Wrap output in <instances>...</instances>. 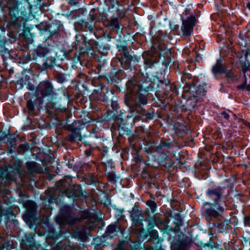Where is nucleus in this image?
I'll return each instance as SVG.
<instances>
[{
  "instance_id": "f257e3e1",
  "label": "nucleus",
  "mask_w": 250,
  "mask_h": 250,
  "mask_svg": "<svg viewBox=\"0 0 250 250\" xmlns=\"http://www.w3.org/2000/svg\"><path fill=\"white\" fill-rule=\"evenodd\" d=\"M223 194V188L221 187L208 188L207 195L213 203H206L205 205H211V207L206 210V213L210 216L217 217L223 212L224 208L220 204Z\"/></svg>"
},
{
  "instance_id": "f03ea898",
  "label": "nucleus",
  "mask_w": 250,
  "mask_h": 250,
  "mask_svg": "<svg viewBox=\"0 0 250 250\" xmlns=\"http://www.w3.org/2000/svg\"><path fill=\"white\" fill-rule=\"evenodd\" d=\"M127 91L131 96H135L136 100L143 104L147 103L146 96L143 94L147 90V87H145L139 83H134L132 82H129L127 83Z\"/></svg>"
},
{
  "instance_id": "7ed1b4c3",
  "label": "nucleus",
  "mask_w": 250,
  "mask_h": 250,
  "mask_svg": "<svg viewBox=\"0 0 250 250\" xmlns=\"http://www.w3.org/2000/svg\"><path fill=\"white\" fill-rule=\"evenodd\" d=\"M52 89L53 87L49 82L47 81L42 82L37 86L36 94L37 96H39L40 94L41 97L43 98L51 94Z\"/></svg>"
},
{
  "instance_id": "20e7f679",
  "label": "nucleus",
  "mask_w": 250,
  "mask_h": 250,
  "mask_svg": "<svg viewBox=\"0 0 250 250\" xmlns=\"http://www.w3.org/2000/svg\"><path fill=\"white\" fill-rule=\"evenodd\" d=\"M195 18L191 17L183 22V35L189 36L192 32V28L195 24Z\"/></svg>"
},
{
  "instance_id": "39448f33",
  "label": "nucleus",
  "mask_w": 250,
  "mask_h": 250,
  "mask_svg": "<svg viewBox=\"0 0 250 250\" xmlns=\"http://www.w3.org/2000/svg\"><path fill=\"white\" fill-rule=\"evenodd\" d=\"M212 71L214 75L225 72V67L223 66L222 61H217L216 63L213 66Z\"/></svg>"
},
{
  "instance_id": "423d86ee",
  "label": "nucleus",
  "mask_w": 250,
  "mask_h": 250,
  "mask_svg": "<svg viewBox=\"0 0 250 250\" xmlns=\"http://www.w3.org/2000/svg\"><path fill=\"white\" fill-rule=\"evenodd\" d=\"M120 231V227L117 224H112L109 225L106 229V233L108 235L115 234Z\"/></svg>"
},
{
  "instance_id": "0eeeda50",
  "label": "nucleus",
  "mask_w": 250,
  "mask_h": 250,
  "mask_svg": "<svg viewBox=\"0 0 250 250\" xmlns=\"http://www.w3.org/2000/svg\"><path fill=\"white\" fill-rule=\"evenodd\" d=\"M174 128L176 130V133L177 134L181 133L187 130V127L185 125L179 123H176L174 125Z\"/></svg>"
},
{
  "instance_id": "6e6552de",
  "label": "nucleus",
  "mask_w": 250,
  "mask_h": 250,
  "mask_svg": "<svg viewBox=\"0 0 250 250\" xmlns=\"http://www.w3.org/2000/svg\"><path fill=\"white\" fill-rule=\"evenodd\" d=\"M131 216L132 218L133 223L135 224L136 225H137L139 227H140V228H142L143 226V224L142 223L143 219H140L139 216L136 213L132 214Z\"/></svg>"
},
{
  "instance_id": "1a4fd4ad",
  "label": "nucleus",
  "mask_w": 250,
  "mask_h": 250,
  "mask_svg": "<svg viewBox=\"0 0 250 250\" xmlns=\"http://www.w3.org/2000/svg\"><path fill=\"white\" fill-rule=\"evenodd\" d=\"M95 218L88 219L86 222V228L91 229L94 228L95 226Z\"/></svg>"
},
{
  "instance_id": "9d476101",
  "label": "nucleus",
  "mask_w": 250,
  "mask_h": 250,
  "mask_svg": "<svg viewBox=\"0 0 250 250\" xmlns=\"http://www.w3.org/2000/svg\"><path fill=\"white\" fill-rule=\"evenodd\" d=\"M110 25L113 28L118 29L119 26V21L117 18H114L111 20Z\"/></svg>"
},
{
  "instance_id": "9b49d317",
  "label": "nucleus",
  "mask_w": 250,
  "mask_h": 250,
  "mask_svg": "<svg viewBox=\"0 0 250 250\" xmlns=\"http://www.w3.org/2000/svg\"><path fill=\"white\" fill-rule=\"evenodd\" d=\"M147 205L150 207L152 212H154L155 211V209L157 207L156 203L151 200H149L146 202Z\"/></svg>"
},
{
  "instance_id": "f8f14e48",
  "label": "nucleus",
  "mask_w": 250,
  "mask_h": 250,
  "mask_svg": "<svg viewBox=\"0 0 250 250\" xmlns=\"http://www.w3.org/2000/svg\"><path fill=\"white\" fill-rule=\"evenodd\" d=\"M196 91L198 95L205 96L206 92L202 86L197 87Z\"/></svg>"
},
{
  "instance_id": "ddd939ff",
  "label": "nucleus",
  "mask_w": 250,
  "mask_h": 250,
  "mask_svg": "<svg viewBox=\"0 0 250 250\" xmlns=\"http://www.w3.org/2000/svg\"><path fill=\"white\" fill-rule=\"evenodd\" d=\"M47 53V50L44 48H40L38 50V54L42 56H44Z\"/></svg>"
},
{
  "instance_id": "4468645a",
  "label": "nucleus",
  "mask_w": 250,
  "mask_h": 250,
  "mask_svg": "<svg viewBox=\"0 0 250 250\" xmlns=\"http://www.w3.org/2000/svg\"><path fill=\"white\" fill-rule=\"evenodd\" d=\"M78 220V219H74V218H72V219H70L69 218V217L67 219H66L65 220H64L63 222H62V223H68V224H74L75 223H76L77 221Z\"/></svg>"
},
{
  "instance_id": "2eb2a0df",
  "label": "nucleus",
  "mask_w": 250,
  "mask_h": 250,
  "mask_svg": "<svg viewBox=\"0 0 250 250\" xmlns=\"http://www.w3.org/2000/svg\"><path fill=\"white\" fill-rule=\"evenodd\" d=\"M81 217L82 219L88 218L89 217V213L87 211H84L81 213Z\"/></svg>"
},
{
  "instance_id": "dca6fc26",
  "label": "nucleus",
  "mask_w": 250,
  "mask_h": 250,
  "mask_svg": "<svg viewBox=\"0 0 250 250\" xmlns=\"http://www.w3.org/2000/svg\"><path fill=\"white\" fill-rule=\"evenodd\" d=\"M27 107L30 111H33L34 109L33 103L30 101H28L27 103Z\"/></svg>"
},
{
  "instance_id": "f3484780",
  "label": "nucleus",
  "mask_w": 250,
  "mask_h": 250,
  "mask_svg": "<svg viewBox=\"0 0 250 250\" xmlns=\"http://www.w3.org/2000/svg\"><path fill=\"white\" fill-rule=\"evenodd\" d=\"M65 182L64 181H60L56 183L57 188L60 189L62 190L61 186H63Z\"/></svg>"
},
{
  "instance_id": "a211bd4d",
  "label": "nucleus",
  "mask_w": 250,
  "mask_h": 250,
  "mask_svg": "<svg viewBox=\"0 0 250 250\" xmlns=\"http://www.w3.org/2000/svg\"><path fill=\"white\" fill-rule=\"evenodd\" d=\"M226 77L230 79L231 80H233L234 76L232 73L230 72H228L226 73Z\"/></svg>"
},
{
  "instance_id": "6ab92c4d",
  "label": "nucleus",
  "mask_w": 250,
  "mask_h": 250,
  "mask_svg": "<svg viewBox=\"0 0 250 250\" xmlns=\"http://www.w3.org/2000/svg\"><path fill=\"white\" fill-rule=\"evenodd\" d=\"M245 224L246 226H250V216L246 217L245 219Z\"/></svg>"
},
{
  "instance_id": "aec40b11",
  "label": "nucleus",
  "mask_w": 250,
  "mask_h": 250,
  "mask_svg": "<svg viewBox=\"0 0 250 250\" xmlns=\"http://www.w3.org/2000/svg\"><path fill=\"white\" fill-rule=\"evenodd\" d=\"M222 115L224 118L228 120L229 118V115L226 112H223L222 113Z\"/></svg>"
},
{
  "instance_id": "412c9836",
  "label": "nucleus",
  "mask_w": 250,
  "mask_h": 250,
  "mask_svg": "<svg viewBox=\"0 0 250 250\" xmlns=\"http://www.w3.org/2000/svg\"><path fill=\"white\" fill-rule=\"evenodd\" d=\"M238 88L241 89H244L246 88V82H245L243 84L238 85Z\"/></svg>"
},
{
  "instance_id": "4be33fe9",
  "label": "nucleus",
  "mask_w": 250,
  "mask_h": 250,
  "mask_svg": "<svg viewBox=\"0 0 250 250\" xmlns=\"http://www.w3.org/2000/svg\"><path fill=\"white\" fill-rule=\"evenodd\" d=\"M152 232L153 233V234L156 236V237H157L158 236V232L156 230H153L152 231Z\"/></svg>"
},
{
  "instance_id": "5701e85b",
  "label": "nucleus",
  "mask_w": 250,
  "mask_h": 250,
  "mask_svg": "<svg viewBox=\"0 0 250 250\" xmlns=\"http://www.w3.org/2000/svg\"><path fill=\"white\" fill-rule=\"evenodd\" d=\"M246 88L248 91H250V85H246Z\"/></svg>"
},
{
  "instance_id": "b1692460",
  "label": "nucleus",
  "mask_w": 250,
  "mask_h": 250,
  "mask_svg": "<svg viewBox=\"0 0 250 250\" xmlns=\"http://www.w3.org/2000/svg\"><path fill=\"white\" fill-rule=\"evenodd\" d=\"M109 178L111 180H114V179H113V176H112V175H109Z\"/></svg>"
},
{
  "instance_id": "393cba45",
  "label": "nucleus",
  "mask_w": 250,
  "mask_h": 250,
  "mask_svg": "<svg viewBox=\"0 0 250 250\" xmlns=\"http://www.w3.org/2000/svg\"><path fill=\"white\" fill-rule=\"evenodd\" d=\"M247 7L249 8V9L250 10V3H248L247 4Z\"/></svg>"
},
{
  "instance_id": "a878e982",
  "label": "nucleus",
  "mask_w": 250,
  "mask_h": 250,
  "mask_svg": "<svg viewBox=\"0 0 250 250\" xmlns=\"http://www.w3.org/2000/svg\"><path fill=\"white\" fill-rule=\"evenodd\" d=\"M32 165L33 166H34V165H36V163H32Z\"/></svg>"
},
{
  "instance_id": "bb28decb",
  "label": "nucleus",
  "mask_w": 250,
  "mask_h": 250,
  "mask_svg": "<svg viewBox=\"0 0 250 250\" xmlns=\"http://www.w3.org/2000/svg\"><path fill=\"white\" fill-rule=\"evenodd\" d=\"M129 104V105H131V106H133V105L132 104Z\"/></svg>"
},
{
  "instance_id": "cd10ccee",
  "label": "nucleus",
  "mask_w": 250,
  "mask_h": 250,
  "mask_svg": "<svg viewBox=\"0 0 250 250\" xmlns=\"http://www.w3.org/2000/svg\"><path fill=\"white\" fill-rule=\"evenodd\" d=\"M249 125H250V124H249Z\"/></svg>"
},
{
  "instance_id": "c85d7f7f",
  "label": "nucleus",
  "mask_w": 250,
  "mask_h": 250,
  "mask_svg": "<svg viewBox=\"0 0 250 250\" xmlns=\"http://www.w3.org/2000/svg\"><path fill=\"white\" fill-rule=\"evenodd\" d=\"M249 25L250 26V23H249Z\"/></svg>"
}]
</instances>
